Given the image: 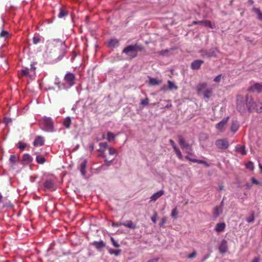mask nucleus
<instances>
[{
    "mask_svg": "<svg viewBox=\"0 0 262 262\" xmlns=\"http://www.w3.org/2000/svg\"><path fill=\"white\" fill-rule=\"evenodd\" d=\"M255 103L253 98L248 95L245 96L239 95L237 96V110L240 112H244L246 108L248 111L252 112Z\"/></svg>",
    "mask_w": 262,
    "mask_h": 262,
    "instance_id": "obj_1",
    "label": "nucleus"
},
{
    "mask_svg": "<svg viewBox=\"0 0 262 262\" xmlns=\"http://www.w3.org/2000/svg\"><path fill=\"white\" fill-rule=\"evenodd\" d=\"M64 80L66 82L65 83H61L60 82H56L55 83V84L58 86L59 90L67 89L73 86L75 84V75L72 73L69 72L64 76Z\"/></svg>",
    "mask_w": 262,
    "mask_h": 262,
    "instance_id": "obj_2",
    "label": "nucleus"
},
{
    "mask_svg": "<svg viewBox=\"0 0 262 262\" xmlns=\"http://www.w3.org/2000/svg\"><path fill=\"white\" fill-rule=\"evenodd\" d=\"M143 49L142 45L135 43L134 45L127 46L122 50V53L129 56L130 58H133L137 56L138 52L142 51Z\"/></svg>",
    "mask_w": 262,
    "mask_h": 262,
    "instance_id": "obj_3",
    "label": "nucleus"
},
{
    "mask_svg": "<svg viewBox=\"0 0 262 262\" xmlns=\"http://www.w3.org/2000/svg\"><path fill=\"white\" fill-rule=\"evenodd\" d=\"M215 145L220 149H226L228 148L229 143L227 139H220L215 141Z\"/></svg>",
    "mask_w": 262,
    "mask_h": 262,
    "instance_id": "obj_4",
    "label": "nucleus"
},
{
    "mask_svg": "<svg viewBox=\"0 0 262 262\" xmlns=\"http://www.w3.org/2000/svg\"><path fill=\"white\" fill-rule=\"evenodd\" d=\"M178 138L179 144L182 148H186V149L192 151L191 145H189L185 141L182 136L179 135Z\"/></svg>",
    "mask_w": 262,
    "mask_h": 262,
    "instance_id": "obj_5",
    "label": "nucleus"
},
{
    "mask_svg": "<svg viewBox=\"0 0 262 262\" xmlns=\"http://www.w3.org/2000/svg\"><path fill=\"white\" fill-rule=\"evenodd\" d=\"M217 52V50L214 49H210L209 51L201 50L200 51V52L202 53V56L203 57L207 56L209 58L216 57Z\"/></svg>",
    "mask_w": 262,
    "mask_h": 262,
    "instance_id": "obj_6",
    "label": "nucleus"
},
{
    "mask_svg": "<svg viewBox=\"0 0 262 262\" xmlns=\"http://www.w3.org/2000/svg\"><path fill=\"white\" fill-rule=\"evenodd\" d=\"M229 119V117H227L226 118V119L223 120L222 121H220L219 123H217L215 125L216 128L220 130V132H224L225 130V127L226 125L227 124L228 120Z\"/></svg>",
    "mask_w": 262,
    "mask_h": 262,
    "instance_id": "obj_7",
    "label": "nucleus"
},
{
    "mask_svg": "<svg viewBox=\"0 0 262 262\" xmlns=\"http://www.w3.org/2000/svg\"><path fill=\"white\" fill-rule=\"evenodd\" d=\"M44 189L46 191L50 190L53 191L55 190V186L52 180H46L43 183Z\"/></svg>",
    "mask_w": 262,
    "mask_h": 262,
    "instance_id": "obj_8",
    "label": "nucleus"
},
{
    "mask_svg": "<svg viewBox=\"0 0 262 262\" xmlns=\"http://www.w3.org/2000/svg\"><path fill=\"white\" fill-rule=\"evenodd\" d=\"M249 91L252 92H262V82L256 83L249 88Z\"/></svg>",
    "mask_w": 262,
    "mask_h": 262,
    "instance_id": "obj_9",
    "label": "nucleus"
},
{
    "mask_svg": "<svg viewBox=\"0 0 262 262\" xmlns=\"http://www.w3.org/2000/svg\"><path fill=\"white\" fill-rule=\"evenodd\" d=\"M119 46V40L116 38H111L107 42V46L109 48H117Z\"/></svg>",
    "mask_w": 262,
    "mask_h": 262,
    "instance_id": "obj_10",
    "label": "nucleus"
},
{
    "mask_svg": "<svg viewBox=\"0 0 262 262\" xmlns=\"http://www.w3.org/2000/svg\"><path fill=\"white\" fill-rule=\"evenodd\" d=\"M192 24L193 25L200 24V25H204L205 26H208L210 28H211V29L214 28V26L213 25H212V24L210 20H208L193 21L192 22Z\"/></svg>",
    "mask_w": 262,
    "mask_h": 262,
    "instance_id": "obj_11",
    "label": "nucleus"
},
{
    "mask_svg": "<svg viewBox=\"0 0 262 262\" xmlns=\"http://www.w3.org/2000/svg\"><path fill=\"white\" fill-rule=\"evenodd\" d=\"M99 145L100 148L98 149V151L101 152L99 156L105 158V155H104V151L105 149L107 147V143L106 142H100Z\"/></svg>",
    "mask_w": 262,
    "mask_h": 262,
    "instance_id": "obj_12",
    "label": "nucleus"
},
{
    "mask_svg": "<svg viewBox=\"0 0 262 262\" xmlns=\"http://www.w3.org/2000/svg\"><path fill=\"white\" fill-rule=\"evenodd\" d=\"M227 242L225 239H223L219 246V251L221 253H225L227 251Z\"/></svg>",
    "mask_w": 262,
    "mask_h": 262,
    "instance_id": "obj_13",
    "label": "nucleus"
},
{
    "mask_svg": "<svg viewBox=\"0 0 262 262\" xmlns=\"http://www.w3.org/2000/svg\"><path fill=\"white\" fill-rule=\"evenodd\" d=\"M45 144V140L43 138L40 136H37L33 142V145L34 146H42Z\"/></svg>",
    "mask_w": 262,
    "mask_h": 262,
    "instance_id": "obj_14",
    "label": "nucleus"
},
{
    "mask_svg": "<svg viewBox=\"0 0 262 262\" xmlns=\"http://www.w3.org/2000/svg\"><path fill=\"white\" fill-rule=\"evenodd\" d=\"M91 245L94 246L98 250H101L105 247V244L102 240L99 242L95 241L91 243Z\"/></svg>",
    "mask_w": 262,
    "mask_h": 262,
    "instance_id": "obj_15",
    "label": "nucleus"
},
{
    "mask_svg": "<svg viewBox=\"0 0 262 262\" xmlns=\"http://www.w3.org/2000/svg\"><path fill=\"white\" fill-rule=\"evenodd\" d=\"M203 63V60H195L191 63V68L192 70H198L200 68L201 64Z\"/></svg>",
    "mask_w": 262,
    "mask_h": 262,
    "instance_id": "obj_16",
    "label": "nucleus"
},
{
    "mask_svg": "<svg viewBox=\"0 0 262 262\" xmlns=\"http://www.w3.org/2000/svg\"><path fill=\"white\" fill-rule=\"evenodd\" d=\"M207 86V83L206 82L200 83L198 84L196 87V90L198 94H201V93H203Z\"/></svg>",
    "mask_w": 262,
    "mask_h": 262,
    "instance_id": "obj_17",
    "label": "nucleus"
},
{
    "mask_svg": "<svg viewBox=\"0 0 262 262\" xmlns=\"http://www.w3.org/2000/svg\"><path fill=\"white\" fill-rule=\"evenodd\" d=\"M226 227V224L224 222L219 223L216 224L214 230L217 232H221L223 231Z\"/></svg>",
    "mask_w": 262,
    "mask_h": 262,
    "instance_id": "obj_18",
    "label": "nucleus"
},
{
    "mask_svg": "<svg viewBox=\"0 0 262 262\" xmlns=\"http://www.w3.org/2000/svg\"><path fill=\"white\" fill-rule=\"evenodd\" d=\"M22 160L24 164H29L32 162L33 158L29 154H25L23 156Z\"/></svg>",
    "mask_w": 262,
    "mask_h": 262,
    "instance_id": "obj_19",
    "label": "nucleus"
},
{
    "mask_svg": "<svg viewBox=\"0 0 262 262\" xmlns=\"http://www.w3.org/2000/svg\"><path fill=\"white\" fill-rule=\"evenodd\" d=\"M223 209L221 206H216L213 211V216L214 218L216 219L217 217L220 214L222 213Z\"/></svg>",
    "mask_w": 262,
    "mask_h": 262,
    "instance_id": "obj_20",
    "label": "nucleus"
},
{
    "mask_svg": "<svg viewBox=\"0 0 262 262\" xmlns=\"http://www.w3.org/2000/svg\"><path fill=\"white\" fill-rule=\"evenodd\" d=\"M43 122L46 126L48 129H52L53 127V123L51 118H45L43 119Z\"/></svg>",
    "mask_w": 262,
    "mask_h": 262,
    "instance_id": "obj_21",
    "label": "nucleus"
},
{
    "mask_svg": "<svg viewBox=\"0 0 262 262\" xmlns=\"http://www.w3.org/2000/svg\"><path fill=\"white\" fill-rule=\"evenodd\" d=\"M122 225L125 227L132 229H135L137 228V226L130 220H128L125 223H123Z\"/></svg>",
    "mask_w": 262,
    "mask_h": 262,
    "instance_id": "obj_22",
    "label": "nucleus"
},
{
    "mask_svg": "<svg viewBox=\"0 0 262 262\" xmlns=\"http://www.w3.org/2000/svg\"><path fill=\"white\" fill-rule=\"evenodd\" d=\"M253 107V111H256L257 113L262 112V102L258 100L256 101Z\"/></svg>",
    "mask_w": 262,
    "mask_h": 262,
    "instance_id": "obj_23",
    "label": "nucleus"
},
{
    "mask_svg": "<svg viewBox=\"0 0 262 262\" xmlns=\"http://www.w3.org/2000/svg\"><path fill=\"white\" fill-rule=\"evenodd\" d=\"M68 15V11L64 7H61L59 9V12L58 14V17L60 18H61L63 17H65Z\"/></svg>",
    "mask_w": 262,
    "mask_h": 262,
    "instance_id": "obj_24",
    "label": "nucleus"
},
{
    "mask_svg": "<svg viewBox=\"0 0 262 262\" xmlns=\"http://www.w3.org/2000/svg\"><path fill=\"white\" fill-rule=\"evenodd\" d=\"M87 161L86 160H83L80 165V170L82 176H84L86 173V165Z\"/></svg>",
    "mask_w": 262,
    "mask_h": 262,
    "instance_id": "obj_25",
    "label": "nucleus"
},
{
    "mask_svg": "<svg viewBox=\"0 0 262 262\" xmlns=\"http://www.w3.org/2000/svg\"><path fill=\"white\" fill-rule=\"evenodd\" d=\"M162 83V81L154 78H150L148 83L152 85H159Z\"/></svg>",
    "mask_w": 262,
    "mask_h": 262,
    "instance_id": "obj_26",
    "label": "nucleus"
},
{
    "mask_svg": "<svg viewBox=\"0 0 262 262\" xmlns=\"http://www.w3.org/2000/svg\"><path fill=\"white\" fill-rule=\"evenodd\" d=\"M236 150L237 152H240L242 155H245L247 154L246 150L245 149V147L244 146H236Z\"/></svg>",
    "mask_w": 262,
    "mask_h": 262,
    "instance_id": "obj_27",
    "label": "nucleus"
},
{
    "mask_svg": "<svg viewBox=\"0 0 262 262\" xmlns=\"http://www.w3.org/2000/svg\"><path fill=\"white\" fill-rule=\"evenodd\" d=\"M71 119L70 117H68L66 118L63 121V125L67 128H69L71 125Z\"/></svg>",
    "mask_w": 262,
    "mask_h": 262,
    "instance_id": "obj_28",
    "label": "nucleus"
},
{
    "mask_svg": "<svg viewBox=\"0 0 262 262\" xmlns=\"http://www.w3.org/2000/svg\"><path fill=\"white\" fill-rule=\"evenodd\" d=\"M253 11L257 15V18L260 20H262V12L260 10L259 8L254 7L253 8Z\"/></svg>",
    "mask_w": 262,
    "mask_h": 262,
    "instance_id": "obj_29",
    "label": "nucleus"
},
{
    "mask_svg": "<svg viewBox=\"0 0 262 262\" xmlns=\"http://www.w3.org/2000/svg\"><path fill=\"white\" fill-rule=\"evenodd\" d=\"M239 127V125L237 121H233L231 126V130L232 132L235 133Z\"/></svg>",
    "mask_w": 262,
    "mask_h": 262,
    "instance_id": "obj_30",
    "label": "nucleus"
},
{
    "mask_svg": "<svg viewBox=\"0 0 262 262\" xmlns=\"http://www.w3.org/2000/svg\"><path fill=\"white\" fill-rule=\"evenodd\" d=\"M212 93L211 89L206 90L203 93V97L205 98L209 99Z\"/></svg>",
    "mask_w": 262,
    "mask_h": 262,
    "instance_id": "obj_31",
    "label": "nucleus"
},
{
    "mask_svg": "<svg viewBox=\"0 0 262 262\" xmlns=\"http://www.w3.org/2000/svg\"><path fill=\"white\" fill-rule=\"evenodd\" d=\"M36 160L37 163L42 164L46 162V159L42 155H38L36 157Z\"/></svg>",
    "mask_w": 262,
    "mask_h": 262,
    "instance_id": "obj_32",
    "label": "nucleus"
},
{
    "mask_svg": "<svg viewBox=\"0 0 262 262\" xmlns=\"http://www.w3.org/2000/svg\"><path fill=\"white\" fill-rule=\"evenodd\" d=\"M19 160L18 157L15 155H12L9 158V161L11 163H15Z\"/></svg>",
    "mask_w": 262,
    "mask_h": 262,
    "instance_id": "obj_33",
    "label": "nucleus"
},
{
    "mask_svg": "<svg viewBox=\"0 0 262 262\" xmlns=\"http://www.w3.org/2000/svg\"><path fill=\"white\" fill-rule=\"evenodd\" d=\"M168 89L170 90H178V86H176L174 83L171 81L170 80H168Z\"/></svg>",
    "mask_w": 262,
    "mask_h": 262,
    "instance_id": "obj_34",
    "label": "nucleus"
},
{
    "mask_svg": "<svg viewBox=\"0 0 262 262\" xmlns=\"http://www.w3.org/2000/svg\"><path fill=\"white\" fill-rule=\"evenodd\" d=\"M173 150L175 152V153L176 154L178 158L180 159V160H181L182 159V158H183V156L182 155V153L180 151V150L177 147H175L173 148Z\"/></svg>",
    "mask_w": 262,
    "mask_h": 262,
    "instance_id": "obj_35",
    "label": "nucleus"
},
{
    "mask_svg": "<svg viewBox=\"0 0 262 262\" xmlns=\"http://www.w3.org/2000/svg\"><path fill=\"white\" fill-rule=\"evenodd\" d=\"M121 251V250H114L113 249H110L108 251L110 254L112 255L114 254L116 256H118L120 254Z\"/></svg>",
    "mask_w": 262,
    "mask_h": 262,
    "instance_id": "obj_36",
    "label": "nucleus"
},
{
    "mask_svg": "<svg viewBox=\"0 0 262 262\" xmlns=\"http://www.w3.org/2000/svg\"><path fill=\"white\" fill-rule=\"evenodd\" d=\"M0 36L1 37H4L5 38H7L9 37L10 34H9V33L8 31L3 30V31H2L1 32Z\"/></svg>",
    "mask_w": 262,
    "mask_h": 262,
    "instance_id": "obj_37",
    "label": "nucleus"
},
{
    "mask_svg": "<svg viewBox=\"0 0 262 262\" xmlns=\"http://www.w3.org/2000/svg\"><path fill=\"white\" fill-rule=\"evenodd\" d=\"M199 139L201 141H205L208 139V136L205 133H201L199 136Z\"/></svg>",
    "mask_w": 262,
    "mask_h": 262,
    "instance_id": "obj_38",
    "label": "nucleus"
},
{
    "mask_svg": "<svg viewBox=\"0 0 262 262\" xmlns=\"http://www.w3.org/2000/svg\"><path fill=\"white\" fill-rule=\"evenodd\" d=\"M115 137V135L111 133V132H108L107 134V140L110 142L112 140H113Z\"/></svg>",
    "mask_w": 262,
    "mask_h": 262,
    "instance_id": "obj_39",
    "label": "nucleus"
},
{
    "mask_svg": "<svg viewBox=\"0 0 262 262\" xmlns=\"http://www.w3.org/2000/svg\"><path fill=\"white\" fill-rule=\"evenodd\" d=\"M18 145V148L21 150H24L27 146L26 143L22 142H19Z\"/></svg>",
    "mask_w": 262,
    "mask_h": 262,
    "instance_id": "obj_40",
    "label": "nucleus"
},
{
    "mask_svg": "<svg viewBox=\"0 0 262 262\" xmlns=\"http://www.w3.org/2000/svg\"><path fill=\"white\" fill-rule=\"evenodd\" d=\"M178 211L177 208H174L171 212V216L174 219H176L178 217Z\"/></svg>",
    "mask_w": 262,
    "mask_h": 262,
    "instance_id": "obj_41",
    "label": "nucleus"
},
{
    "mask_svg": "<svg viewBox=\"0 0 262 262\" xmlns=\"http://www.w3.org/2000/svg\"><path fill=\"white\" fill-rule=\"evenodd\" d=\"M108 151H109V154L110 155H115V156H116L117 154V150L114 148H113V147H109L108 148Z\"/></svg>",
    "mask_w": 262,
    "mask_h": 262,
    "instance_id": "obj_42",
    "label": "nucleus"
},
{
    "mask_svg": "<svg viewBox=\"0 0 262 262\" xmlns=\"http://www.w3.org/2000/svg\"><path fill=\"white\" fill-rule=\"evenodd\" d=\"M254 220H255L254 213V212H252L251 216L249 218H247L246 221L248 223H253V222H254Z\"/></svg>",
    "mask_w": 262,
    "mask_h": 262,
    "instance_id": "obj_43",
    "label": "nucleus"
},
{
    "mask_svg": "<svg viewBox=\"0 0 262 262\" xmlns=\"http://www.w3.org/2000/svg\"><path fill=\"white\" fill-rule=\"evenodd\" d=\"M29 74V69L27 68L21 70V75L23 76H27Z\"/></svg>",
    "mask_w": 262,
    "mask_h": 262,
    "instance_id": "obj_44",
    "label": "nucleus"
},
{
    "mask_svg": "<svg viewBox=\"0 0 262 262\" xmlns=\"http://www.w3.org/2000/svg\"><path fill=\"white\" fill-rule=\"evenodd\" d=\"M246 167L247 169L253 170L254 168L253 163L250 161L246 164Z\"/></svg>",
    "mask_w": 262,
    "mask_h": 262,
    "instance_id": "obj_45",
    "label": "nucleus"
},
{
    "mask_svg": "<svg viewBox=\"0 0 262 262\" xmlns=\"http://www.w3.org/2000/svg\"><path fill=\"white\" fill-rule=\"evenodd\" d=\"M110 239H111V242H112L113 245L114 247L118 248L120 246V245L115 240L114 237H111Z\"/></svg>",
    "mask_w": 262,
    "mask_h": 262,
    "instance_id": "obj_46",
    "label": "nucleus"
},
{
    "mask_svg": "<svg viewBox=\"0 0 262 262\" xmlns=\"http://www.w3.org/2000/svg\"><path fill=\"white\" fill-rule=\"evenodd\" d=\"M114 159H112V160H111L110 161L107 160V159H105L104 163V164H103V165L102 166H110Z\"/></svg>",
    "mask_w": 262,
    "mask_h": 262,
    "instance_id": "obj_47",
    "label": "nucleus"
},
{
    "mask_svg": "<svg viewBox=\"0 0 262 262\" xmlns=\"http://www.w3.org/2000/svg\"><path fill=\"white\" fill-rule=\"evenodd\" d=\"M40 41V38L38 36H34L33 38V42L34 44H37Z\"/></svg>",
    "mask_w": 262,
    "mask_h": 262,
    "instance_id": "obj_48",
    "label": "nucleus"
},
{
    "mask_svg": "<svg viewBox=\"0 0 262 262\" xmlns=\"http://www.w3.org/2000/svg\"><path fill=\"white\" fill-rule=\"evenodd\" d=\"M196 163L198 164H203L206 167H209L210 166V165L207 162L201 160H197Z\"/></svg>",
    "mask_w": 262,
    "mask_h": 262,
    "instance_id": "obj_49",
    "label": "nucleus"
},
{
    "mask_svg": "<svg viewBox=\"0 0 262 262\" xmlns=\"http://www.w3.org/2000/svg\"><path fill=\"white\" fill-rule=\"evenodd\" d=\"M141 104L143 105H148L149 103V99L148 98H146L144 99H142L141 101Z\"/></svg>",
    "mask_w": 262,
    "mask_h": 262,
    "instance_id": "obj_50",
    "label": "nucleus"
},
{
    "mask_svg": "<svg viewBox=\"0 0 262 262\" xmlns=\"http://www.w3.org/2000/svg\"><path fill=\"white\" fill-rule=\"evenodd\" d=\"M157 215H158V214H157V212L155 211L154 213V215L151 216V221L154 223H156V222H157Z\"/></svg>",
    "mask_w": 262,
    "mask_h": 262,
    "instance_id": "obj_51",
    "label": "nucleus"
},
{
    "mask_svg": "<svg viewBox=\"0 0 262 262\" xmlns=\"http://www.w3.org/2000/svg\"><path fill=\"white\" fill-rule=\"evenodd\" d=\"M164 194V191L160 190L154 194L152 196H161Z\"/></svg>",
    "mask_w": 262,
    "mask_h": 262,
    "instance_id": "obj_52",
    "label": "nucleus"
},
{
    "mask_svg": "<svg viewBox=\"0 0 262 262\" xmlns=\"http://www.w3.org/2000/svg\"><path fill=\"white\" fill-rule=\"evenodd\" d=\"M222 74H219L214 78V81L215 82H219L222 79Z\"/></svg>",
    "mask_w": 262,
    "mask_h": 262,
    "instance_id": "obj_53",
    "label": "nucleus"
},
{
    "mask_svg": "<svg viewBox=\"0 0 262 262\" xmlns=\"http://www.w3.org/2000/svg\"><path fill=\"white\" fill-rule=\"evenodd\" d=\"M167 221V217H164L162 219L161 221L159 223V226L162 227Z\"/></svg>",
    "mask_w": 262,
    "mask_h": 262,
    "instance_id": "obj_54",
    "label": "nucleus"
},
{
    "mask_svg": "<svg viewBox=\"0 0 262 262\" xmlns=\"http://www.w3.org/2000/svg\"><path fill=\"white\" fill-rule=\"evenodd\" d=\"M196 252L195 251H193L191 254H189L187 256V258H192L196 256Z\"/></svg>",
    "mask_w": 262,
    "mask_h": 262,
    "instance_id": "obj_55",
    "label": "nucleus"
},
{
    "mask_svg": "<svg viewBox=\"0 0 262 262\" xmlns=\"http://www.w3.org/2000/svg\"><path fill=\"white\" fill-rule=\"evenodd\" d=\"M185 158L187 160H188V161H191L192 162H193V163H196V161H197V160L196 159H192L191 158H190L189 156H186L185 157Z\"/></svg>",
    "mask_w": 262,
    "mask_h": 262,
    "instance_id": "obj_56",
    "label": "nucleus"
},
{
    "mask_svg": "<svg viewBox=\"0 0 262 262\" xmlns=\"http://www.w3.org/2000/svg\"><path fill=\"white\" fill-rule=\"evenodd\" d=\"M122 223H121V222H117V223H112V226L118 227H119V226H120L121 225H122Z\"/></svg>",
    "mask_w": 262,
    "mask_h": 262,
    "instance_id": "obj_57",
    "label": "nucleus"
},
{
    "mask_svg": "<svg viewBox=\"0 0 262 262\" xmlns=\"http://www.w3.org/2000/svg\"><path fill=\"white\" fill-rule=\"evenodd\" d=\"M251 182L253 184H254L256 185L260 184V183L256 179H255L254 178H252L251 179Z\"/></svg>",
    "mask_w": 262,
    "mask_h": 262,
    "instance_id": "obj_58",
    "label": "nucleus"
},
{
    "mask_svg": "<svg viewBox=\"0 0 262 262\" xmlns=\"http://www.w3.org/2000/svg\"><path fill=\"white\" fill-rule=\"evenodd\" d=\"M169 142L170 144L171 145L173 149L177 147L176 144H175L173 140H172V139H170L169 140Z\"/></svg>",
    "mask_w": 262,
    "mask_h": 262,
    "instance_id": "obj_59",
    "label": "nucleus"
},
{
    "mask_svg": "<svg viewBox=\"0 0 262 262\" xmlns=\"http://www.w3.org/2000/svg\"><path fill=\"white\" fill-rule=\"evenodd\" d=\"M164 101H167L168 102V104L165 106L166 108H169L172 106V104L170 100H164Z\"/></svg>",
    "mask_w": 262,
    "mask_h": 262,
    "instance_id": "obj_60",
    "label": "nucleus"
},
{
    "mask_svg": "<svg viewBox=\"0 0 262 262\" xmlns=\"http://www.w3.org/2000/svg\"><path fill=\"white\" fill-rule=\"evenodd\" d=\"M260 258L259 257H254L251 262H259Z\"/></svg>",
    "mask_w": 262,
    "mask_h": 262,
    "instance_id": "obj_61",
    "label": "nucleus"
},
{
    "mask_svg": "<svg viewBox=\"0 0 262 262\" xmlns=\"http://www.w3.org/2000/svg\"><path fill=\"white\" fill-rule=\"evenodd\" d=\"M158 258H154L149 260L147 262H158Z\"/></svg>",
    "mask_w": 262,
    "mask_h": 262,
    "instance_id": "obj_62",
    "label": "nucleus"
},
{
    "mask_svg": "<svg viewBox=\"0 0 262 262\" xmlns=\"http://www.w3.org/2000/svg\"><path fill=\"white\" fill-rule=\"evenodd\" d=\"M89 148L91 149V151L93 150L94 149V145L93 144H91L89 145Z\"/></svg>",
    "mask_w": 262,
    "mask_h": 262,
    "instance_id": "obj_63",
    "label": "nucleus"
},
{
    "mask_svg": "<svg viewBox=\"0 0 262 262\" xmlns=\"http://www.w3.org/2000/svg\"><path fill=\"white\" fill-rule=\"evenodd\" d=\"M30 70L34 72L36 70V68L33 66V64H31Z\"/></svg>",
    "mask_w": 262,
    "mask_h": 262,
    "instance_id": "obj_64",
    "label": "nucleus"
}]
</instances>
